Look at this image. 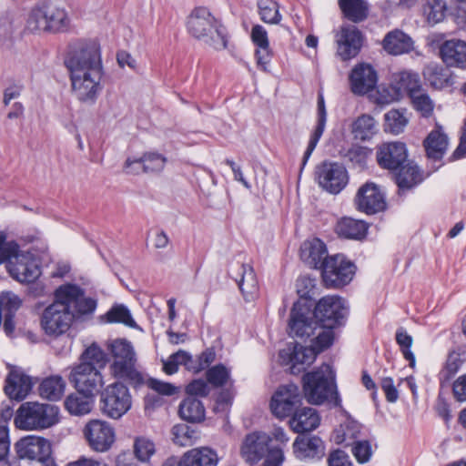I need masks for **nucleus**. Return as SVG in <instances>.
<instances>
[{"instance_id":"obj_44","label":"nucleus","mask_w":466,"mask_h":466,"mask_svg":"<svg viewBox=\"0 0 466 466\" xmlns=\"http://www.w3.org/2000/svg\"><path fill=\"white\" fill-rule=\"evenodd\" d=\"M447 11L445 0H426L422 5V14L427 23L434 25L444 20Z\"/></svg>"},{"instance_id":"obj_29","label":"nucleus","mask_w":466,"mask_h":466,"mask_svg":"<svg viewBox=\"0 0 466 466\" xmlns=\"http://www.w3.org/2000/svg\"><path fill=\"white\" fill-rule=\"evenodd\" d=\"M426 156L430 159L440 160L449 146V138L439 125L431 130L423 141Z\"/></svg>"},{"instance_id":"obj_53","label":"nucleus","mask_w":466,"mask_h":466,"mask_svg":"<svg viewBox=\"0 0 466 466\" xmlns=\"http://www.w3.org/2000/svg\"><path fill=\"white\" fill-rule=\"evenodd\" d=\"M142 162L144 163V172H160L165 167L167 158L158 153L149 152L142 156Z\"/></svg>"},{"instance_id":"obj_35","label":"nucleus","mask_w":466,"mask_h":466,"mask_svg":"<svg viewBox=\"0 0 466 466\" xmlns=\"http://www.w3.org/2000/svg\"><path fill=\"white\" fill-rule=\"evenodd\" d=\"M327 122V112L325 107L324 96L322 94H319L318 96V119L315 129L313 130L308 147L304 153L302 165L305 166L310 155L314 151L316 146L318 145L326 127Z\"/></svg>"},{"instance_id":"obj_64","label":"nucleus","mask_w":466,"mask_h":466,"mask_svg":"<svg viewBox=\"0 0 466 466\" xmlns=\"http://www.w3.org/2000/svg\"><path fill=\"white\" fill-rule=\"evenodd\" d=\"M328 462L329 466H353L349 455L340 450L331 452Z\"/></svg>"},{"instance_id":"obj_28","label":"nucleus","mask_w":466,"mask_h":466,"mask_svg":"<svg viewBox=\"0 0 466 466\" xmlns=\"http://www.w3.org/2000/svg\"><path fill=\"white\" fill-rule=\"evenodd\" d=\"M294 452L300 459H320L324 455L325 446L317 436L297 437L293 443Z\"/></svg>"},{"instance_id":"obj_2","label":"nucleus","mask_w":466,"mask_h":466,"mask_svg":"<svg viewBox=\"0 0 466 466\" xmlns=\"http://www.w3.org/2000/svg\"><path fill=\"white\" fill-rule=\"evenodd\" d=\"M105 365L104 351L93 344L81 354L79 363L72 367L68 380L77 391L96 395L104 384L99 369Z\"/></svg>"},{"instance_id":"obj_17","label":"nucleus","mask_w":466,"mask_h":466,"mask_svg":"<svg viewBox=\"0 0 466 466\" xmlns=\"http://www.w3.org/2000/svg\"><path fill=\"white\" fill-rule=\"evenodd\" d=\"M16 455L21 460L45 462L52 453L50 441L40 436L28 435L21 438L15 444Z\"/></svg>"},{"instance_id":"obj_38","label":"nucleus","mask_w":466,"mask_h":466,"mask_svg":"<svg viewBox=\"0 0 466 466\" xmlns=\"http://www.w3.org/2000/svg\"><path fill=\"white\" fill-rule=\"evenodd\" d=\"M426 82L435 89H442L451 85V72L437 64H429L423 70Z\"/></svg>"},{"instance_id":"obj_30","label":"nucleus","mask_w":466,"mask_h":466,"mask_svg":"<svg viewBox=\"0 0 466 466\" xmlns=\"http://www.w3.org/2000/svg\"><path fill=\"white\" fill-rule=\"evenodd\" d=\"M327 256V248L319 238L305 241L300 248V258L310 268L322 269V263Z\"/></svg>"},{"instance_id":"obj_6","label":"nucleus","mask_w":466,"mask_h":466,"mask_svg":"<svg viewBox=\"0 0 466 466\" xmlns=\"http://www.w3.org/2000/svg\"><path fill=\"white\" fill-rule=\"evenodd\" d=\"M109 350L113 358L110 365L112 375L134 386L142 384L144 379L137 369V357L132 344L126 339H116L110 344Z\"/></svg>"},{"instance_id":"obj_41","label":"nucleus","mask_w":466,"mask_h":466,"mask_svg":"<svg viewBox=\"0 0 466 466\" xmlns=\"http://www.w3.org/2000/svg\"><path fill=\"white\" fill-rule=\"evenodd\" d=\"M377 131V122L370 115L363 114L352 123L351 132L356 139L370 140Z\"/></svg>"},{"instance_id":"obj_55","label":"nucleus","mask_w":466,"mask_h":466,"mask_svg":"<svg viewBox=\"0 0 466 466\" xmlns=\"http://www.w3.org/2000/svg\"><path fill=\"white\" fill-rule=\"evenodd\" d=\"M229 378V370L222 364L216 365L207 371V379L215 387L223 386Z\"/></svg>"},{"instance_id":"obj_48","label":"nucleus","mask_w":466,"mask_h":466,"mask_svg":"<svg viewBox=\"0 0 466 466\" xmlns=\"http://www.w3.org/2000/svg\"><path fill=\"white\" fill-rule=\"evenodd\" d=\"M339 7L345 16L353 22H360L367 16V4L364 0H339Z\"/></svg>"},{"instance_id":"obj_56","label":"nucleus","mask_w":466,"mask_h":466,"mask_svg":"<svg viewBox=\"0 0 466 466\" xmlns=\"http://www.w3.org/2000/svg\"><path fill=\"white\" fill-rule=\"evenodd\" d=\"M17 248L15 240H9L5 231H0V265L6 263L10 255L14 254Z\"/></svg>"},{"instance_id":"obj_14","label":"nucleus","mask_w":466,"mask_h":466,"mask_svg":"<svg viewBox=\"0 0 466 466\" xmlns=\"http://www.w3.org/2000/svg\"><path fill=\"white\" fill-rule=\"evenodd\" d=\"M5 268L14 279L21 283L34 282L41 274L33 256L22 250L18 243L16 251L6 261Z\"/></svg>"},{"instance_id":"obj_59","label":"nucleus","mask_w":466,"mask_h":466,"mask_svg":"<svg viewBox=\"0 0 466 466\" xmlns=\"http://www.w3.org/2000/svg\"><path fill=\"white\" fill-rule=\"evenodd\" d=\"M462 364L459 354L451 353L448 356L444 369L441 375L445 380H450L455 373H457Z\"/></svg>"},{"instance_id":"obj_1","label":"nucleus","mask_w":466,"mask_h":466,"mask_svg":"<svg viewBox=\"0 0 466 466\" xmlns=\"http://www.w3.org/2000/svg\"><path fill=\"white\" fill-rule=\"evenodd\" d=\"M74 95L82 102L94 103L102 89L103 66L100 45L82 40L71 46L66 61Z\"/></svg>"},{"instance_id":"obj_10","label":"nucleus","mask_w":466,"mask_h":466,"mask_svg":"<svg viewBox=\"0 0 466 466\" xmlns=\"http://www.w3.org/2000/svg\"><path fill=\"white\" fill-rule=\"evenodd\" d=\"M55 299V301L44 309L40 325L46 335L58 337L69 329L73 314L67 310V306L63 300L56 297Z\"/></svg>"},{"instance_id":"obj_40","label":"nucleus","mask_w":466,"mask_h":466,"mask_svg":"<svg viewBox=\"0 0 466 466\" xmlns=\"http://www.w3.org/2000/svg\"><path fill=\"white\" fill-rule=\"evenodd\" d=\"M66 382L61 376L46 378L39 386V394L48 400H58L65 392Z\"/></svg>"},{"instance_id":"obj_42","label":"nucleus","mask_w":466,"mask_h":466,"mask_svg":"<svg viewBox=\"0 0 466 466\" xmlns=\"http://www.w3.org/2000/svg\"><path fill=\"white\" fill-rule=\"evenodd\" d=\"M157 451L156 444L147 436H137L133 441V455L141 462L148 464Z\"/></svg>"},{"instance_id":"obj_20","label":"nucleus","mask_w":466,"mask_h":466,"mask_svg":"<svg viewBox=\"0 0 466 466\" xmlns=\"http://www.w3.org/2000/svg\"><path fill=\"white\" fill-rule=\"evenodd\" d=\"M270 435L263 431H253L246 435L240 448V454L248 463L258 462L264 456L268 454Z\"/></svg>"},{"instance_id":"obj_32","label":"nucleus","mask_w":466,"mask_h":466,"mask_svg":"<svg viewBox=\"0 0 466 466\" xmlns=\"http://www.w3.org/2000/svg\"><path fill=\"white\" fill-rule=\"evenodd\" d=\"M320 417L317 410L310 407L297 410L290 419V427L295 432L310 431L319 427Z\"/></svg>"},{"instance_id":"obj_3","label":"nucleus","mask_w":466,"mask_h":466,"mask_svg":"<svg viewBox=\"0 0 466 466\" xmlns=\"http://www.w3.org/2000/svg\"><path fill=\"white\" fill-rule=\"evenodd\" d=\"M311 313L308 308L299 302L294 303L289 322V335L298 338H309L315 334L316 329H319L320 331L316 337L313 346L316 355L329 346L332 345L334 340V328L323 326L319 322L314 321L310 317Z\"/></svg>"},{"instance_id":"obj_16","label":"nucleus","mask_w":466,"mask_h":466,"mask_svg":"<svg viewBox=\"0 0 466 466\" xmlns=\"http://www.w3.org/2000/svg\"><path fill=\"white\" fill-rule=\"evenodd\" d=\"M89 447L97 452L108 451L115 442L114 428L106 420H91L83 430Z\"/></svg>"},{"instance_id":"obj_54","label":"nucleus","mask_w":466,"mask_h":466,"mask_svg":"<svg viewBox=\"0 0 466 466\" xmlns=\"http://www.w3.org/2000/svg\"><path fill=\"white\" fill-rule=\"evenodd\" d=\"M410 98L411 99L414 107L423 116H427L432 112L433 102L423 89L414 93Z\"/></svg>"},{"instance_id":"obj_9","label":"nucleus","mask_w":466,"mask_h":466,"mask_svg":"<svg viewBox=\"0 0 466 466\" xmlns=\"http://www.w3.org/2000/svg\"><path fill=\"white\" fill-rule=\"evenodd\" d=\"M99 404L105 416L118 420L131 409L132 397L127 386L114 382L101 391Z\"/></svg>"},{"instance_id":"obj_22","label":"nucleus","mask_w":466,"mask_h":466,"mask_svg":"<svg viewBox=\"0 0 466 466\" xmlns=\"http://www.w3.org/2000/svg\"><path fill=\"white\" fill-rule=\"evenodd\" d=\"M317 174L319 186L332 194L339 193L348 184L347 170L338 163H323Z\"/></svg>"},{"instance_id":"obj_11","label":"nucleus","mask_w":466,"mask_h":466,"mask_svg":"<svg viewBox=\"0 0 466 466\" xmlns=\"http://www.w3.org/2000/svg\"><path fill=\"white\" fill-rule=\"evenodd\" d=\"M321 274L327 287L339 288L351 281L355 266L343 255L337 254L325 258Z\"/></svg>"},{"instance_id":"obj_5","label":"nucleus","mask_w":466,"mask_h":466,"mask_svg":"<svg viewBox=\"0 0 466 466\" xmlns=\"http://www.w3.org/2000/svg\"><path fill=\"white\" fill-rule=\"evenodd\" d=\"M59 421V409L52 404L25 402L17 410L15 425L24 431H40Z\"/></svg>"},{"instance_id":"obj_33","label":"nucleus","mask_w":466,"mask_h":466,"mask_svg":"<svg viewBox=\"0 0 466 466\" xmlns=\"http://www.w3.org/2000/svg\"><path fill=\"white\" fill-rule=\"evenodd\" d=\"M32 389V382L28 376L16 370H12L5 386V391L11 399L24 400Z\"/></svg>"},{"instance_id":"obj_47","label":"nucleus","mask_w":466,"mask_h":466,"mask_svg":"<svg viewBox=\"0 0 466 466\" xmlns=\"http://www.w3.org/2000/svg\"><path fill=\"white\" fill-rule=\"evenodd\" d=\"M360 433V425L356 421H347L341 424L334 433V441L338 444H344L345 446H350L354 441H358L357 439Z\"/></svg>"},{"instance_id":"obj_25","label":"nucleus","mask_w":466,"mask_h":466,"mask_svg":"<svg viewBox=\"0 0 466 466\" xmlns=\"http://www.w3.org/2000/svg\"><path fill=\"white\" fill-rule=\"evenodd\" d=\"M350 81L354 94L365 95L376 86L377 73L370 65L360 63L352 69Z\"/></svg>"},{"instance_id":"obj_21","label":"nucleus","mask_w":466,"mask_h":466,"mask_svg":"<svg viewBox=\"0 0 466 466\" xmlns=\"http://www.w3.org/2000/svg\"><path fill=\"white\" fill-rule=\"evenodd\" d=\"M229 274L237 282L246 301L253 300L258 293V281L253 268L249 264L232 263Z\"/></svg>"},{"instance_id":"obj_8","label":"nucleus","mask_w":466,"mask_h":466,"mask_svg":"<svg viewBox=\"0 0 466 466\" xmlns=\"http://www.w3.org/2000/svg\"><path fill=\"white\" fill-rule=\"evenodd\" d=\"M305 396L312 404H321L336 393L334 373L329 364L303 376Z\"/></svg>"},{"instance_id":"obj_18","label":"nucleus","mask_w":466,"mask_h":466,"mask_svg":"<svg viewBox=\"0 0 466 466\" xmlns=\"http://www.w3.org/2000/svg\"><path fill=\"white\" fill-rule=\"evenodd\" d=\"M279 357L282 365L290 366L291 373L299 374L312 364L317 356L314 349L294 343L281 350Z\"/></svg>"},{"instance_id":"obj_23","label":"nucleus","mask_w":466,"mask_h":466,"mask_svg":"<svg viewBox=\"0 0 466 466\" xmlns=\"http://www.w3.org/2000/svg\"><path fill=\"white\" fill-rule=\"evenodd\" d=\"M406 145L401 142H387L377 147L376 159L380 167L397 171L407 162Z\"/></svg>"},{"instance_id":"obj_37","label":"nucleus","mask_w":466,"mask_h":466,"mask_svg":"<svg viewBox=\"0 0 466 466\" xmlns=\"http://www.w3.org/2000/svg\"><path fill=\"white\" fill-rule=\"evenodd\" d=\"M95 395L84 394L76 390L68 395L65 400L66 410L75 416H84L91 412Z\"/></svg>"},{"instance_id":"obj_52","label":"nucleus","mask_w":466,"mask_h":466,"mask_svg":"<svg viewBox=\"0 0 466 466\" xmlns=\"http://www.w3.org/2000/svg\"><path fill=\"white\" fill-rule=\"evenodd\" d=\"M396 341L400 347V350L404 358L410 361V366L413 368L415 366V357L410 350V347L413 342L412 337L409 335L403 329H400L396 332Z\"/></svg>"},{"instance_id":"obj_49","label":"nucleus","mask_w":466,"mask_h":466,"mask_svg":"<svg viewBox=\"0 0 466 466\" xmlns=\"http://www.w3.org/2000/svg\"><path fill=\"white\" fill-rule=\"evenodd\" d=\"M215 351L212 349H207L196 358L188 353L185 368L193 373L200 372L215 360Z\"/></svg>"},{"instance_id":"obj_7","label":"nucleus","mask_w":466,"mask_h":466,"mask_svg":"<svg viewBox=\"0 0 466 466\" xmlns=\"http://www.w3.org/2000/svg\"><path fill=\"white\" fill-rule=\"evenodd\" d=\"M26 26L33 33H62L70 29L71 18L64 7L46 5L31 11Z\"/></svg>"},{"instance_id":"obj_19","label":"nucleus","mask_w":466,"mask_h":466,"mask_svg":"<svg viewBox=\"0 0 466 466\" xmlns=\"http://www.w3.org/2000/svg\"><path fill=\"white\" fill-rule=\"evenodd\" d=\"M354 202L356 208L366 214H375L386 208L384 193L373 182H367L359 188Z\"/></svg>"},{"instance_id":"obj_31","label":"nucleus","mask_w":466,"mask_h":466,"mask_svg":"<svg viewBox=\"0 0 466 466\" xmlns=\"http://www.w3.org/2000/svg\"><path fill=\"white\" fill-rule=\"evenodd\" d=\"M382 46L384 50L390 55L400 56L407 54L413 49V41L403 31L396 29L385 35Z\"/></svg>"},{"instance_id":"obj_57","label":"nucleus","mask_w":466,"mask_h":466,"mask_svg":"<svg viewBox=\"0 0 466 466\" xmlns=\"http://www.w3.org/2000/svg\"><path fill=\"white\" fill-rule=\"evenodd\" d=\"M351 451L360 463L367 462L371 456V445L368 441H354L350 445Z\"/></svg>"},{"instance_id":"obj_51","label":"nucleus","mask_w":466,"mask_h":466,"mask_svg":"<svg viewBox=\"0 0 466 466\" xmlns=\"http://www.w3.org/2000/svg\"><path fill=\"white\" fill-rule=\"evenodd\" d=\"M258 8L260 18L268 24H279L281 15L279 12V6L273 0H258Z\"/></svg>"},{"instance_id":"obj_12","label":"nucleus","mask_w":466,"mask_h":466,"mask_svg":"<svg viewBox=\"0 0 466 466\" xmlns=\"http://www.w3.org/2000/svg\"><path fill=\"white\" fill-rule=\"evenodd\" d=\"M55 297L66 304L67 310L73 314V319L91 315L96 309V300L85 296V291L75 284H65L56 289Z\"/></svg>"},{"instance_id":"obj_34","label":"nucleus","mask_w":466,"mask_h":466,"mask_svg":"<svg viewBox=\"0 0 466 466\" xmlns=\"http://www.w3.org/2000/svg\"><path fill=\"white\" fill-rule=\"evenodd\" d=\"M218 456L217 452L208 448H194L182 456L183 466H217Z\"/></svg>"},{"instance_id":"obj_58","label":"nucleus","mask_w":466,"mask_h":466,"mask_svg":"<svg viewBox=\"0 0 466 466\" xmlns=\"http://www.w3.org/2000/svg\"><path fill=\"white\" fill-rule=\"evenodd\" d=\"M147 385L151 390L164 396L175 395L179 390L178 387L157 379H150L147 381Z\"/></svg>"},{"instance_id":"obj_4","label":"nucleus","mask_w":466,"mask_h":466,"mask_svg":"<svg viewBox=\"0 0 466 466\" xmlns=\"http://www.w3.org/2000/svg\"><path fill=\"white\" fill-rule=\"evenodd\" d=\"M188 33L215 50L227 47V32L223 25L206 7L195 8L187 21Z\"/></svg>"},{"instance_id":"obj_24","label":"nucleus","mask_w":466,"mask_h":466,"mask_svg":"<svg viewBox=\"0 0 466 466\" xmlns=\"http://www.w3.org/2000/svg\"><path fill=\"white\" fill-rule=\"evenodd\" d=\"M337 55L344 61L355 57L360 51L362 36L353 25L341 26L336 34Z\"/></svg>"},{"instance_id":"obj_46","label":"nucleus","mask_w":466,"mask_h":466,"mask_svg":"<svg viewBox=\"0 0 466 466\" xmlns=\"http://www.w3.org/2000/svg\"><path fill=\"white\" fill-rule=\"evenodd\" d=\"M172 440L181 447L193 445L199 438V433L196 429L187 424H177L172 428Z\"/></svg>"},{"instance_id":"obj_61","label":"nucleus","mask_w":466,"mask_h":466,"mask_svg":"<svg viewBox=\"0 0 466 466\" xmlns=\"http://www.w3.org/2000/svg\"><path fill=\"white\" fill-rule=\"evenodd\" d=\"M188 397H206L209 393V387L203 380H194L186 388Z\"/></svg>"},{"instance_id":"obj_27","label":"nucleus","mask_w":466,"mask_h":466,"mask_svg":"<svg viewBox=\"0 0 466 466\" xmlns=\"http://www.w3.org/2000/svg\"><path fill=\"white\" fill-rule=\"evenodd\" d=\"M390 89L393 91L390 100H399L405 95L410 97L421 88L420 77L412 72H400L394 76Z\"/></svg>"},{"instance_id":"obj_36","label":"nucleus","mask_w":466,"mask_h":466,"mask_svg":"<svg viewBox=\"0 0 466 466\" xmlns=\"http://www.w3.org/2000/svg\"><path fill=\"white\" fill-rule=\"evenodd\" d=\"M335 230L344 238L361 240L367 235L368 225L363 220L343 218L338 221Z\"/></svg>"},{"instance_id":"obj_43","label":"nucleus","mask_w":466,"mask_h":466,"mask_svg":"<svg viewBox=\"0 0 466 466\" xmlns=\"http://www.w3.org/2000/svg\"><path fill=\"white\" fill-rule=\"evenodd\" d=\"M180 416L187 421H201L205 417V408L197 398L187 397L179 405Z\"/></svg>"},{"instance_id":"obj_26","label":"nucleus","mask_w":466,"mask_h":466,"mask_svg":"<svg viewBox=\"0 0 466 466\" xmlns=\"http://www.w3.org/2000/svg\"><path fill=\"white\" fill-rule=\"evenodd\" d=\"M442 61L448 66L466 69V42L451 39L445 41L440 48Z\"/></svg>"},{"instance_id":"obj_45","label":"nucleus","mask_w":466,"mask_h":466,"mask_svg":"<svg viewBox=\"0 0 466 466\" xmlns=\"http://www.w3.org/2000/svg\"><path fill=\"white\" fill-rule=\"evenodd\" d=\"M384 130L393 135L402 133L409 123L405 110L391 109L384 115Z\"/></svg>"},{"instance_id":"obj_50","label":"nucleus","mask_w":466,"mask_h":466,"mask_svg":"<svg viewBox=\"0 0 466 466\" xmlns=\"http://www.w3.org/2000/svg\"><path fill=\"white\" fill-rule=\"evenodd\" d=\"M106 319L109 323H122L130 328H135L137 326L129 309L122 304L114 305L106 312Z\"/></svg>"},{"instance_id":"obj_60","label":"nucleus","mask_w":466,"mask_h":466,"mask_svg":"<svg viewBox=\"0 0 466 466\" xmlns=\"http://www.w3.org/2000/svg\"><path fill=\"white\" fill-rule=\"evenodd\" d=\"M371 151L367 147L353 146L347 152V157L352 163L364 165Z\"/></svg>"},{"instance_id":"obj_62","label":"nucleus","mask_w":466,"mask_h":466,"mask_svg":"<svg viewBox=\"0 0 466 466\" xmlns=\"http://www.w3.org/2000/svg\"><path fill=\"white\" fill-rule=\"evenodd\" d=\"M250 36L257 48L269 46L268 32L262 25H254L251 29Z\"/></svg>"},{"instance_id":"obj_39","label":"nucleus","mask_w":466,"mask_h":466,"mask_svg":"<svg viewBox=\"0 0 466 466\" xmlns=\"http://www.w3.org/2000/svg\"><path fill=\"white\" fill-rule=\"evenodd\" d=\"M395 180L401 190L410 189L421 181V175L417 166L408 162L397 169Z\"/></svg>"},{"instance_id":"obj_63","label":"nucleus","mask_w":466,"mask_h":466,"mask_svg":"<svg viewBox=\"0 0 466 466\" xmlns=\"http://www.w3.org/2000/svg\"><path fill=\"white\" fill-rule=\"evenodd\" d=\"M452 394L459 402L466 401V373L459 376L452 383Z\"/></svg>"},{"instance_id":"obj_15","label":"nucleus","mask_w":466,"mask_h":466,"mask_svg":"<svg viewBox=\"0 0 466 466\" xmlns=\"http://www.w3.org/2000/svg\"><path fill=\"white\" fill-rule=\"evenodd\" d=\"M301 400L299 388L296 384L282 385L271 398L270 410L277 418L284 419L295 411Z\"/></svg>"},{"instance_id":"obj_13","label":"nucleus","mask_w":466,"mask_h":466,"mask_svg":"<svg viewBox=\"0 0 466 466\" xmlns=\"http://www.w3.org/2000/svg\"><path fill=\"white\" fill-rule=\"evenodd\" d=\"M315 321L329 328L340 326L348 315V306L339 296H325L317 303L314 309Z\"/></svg>"}]
</instances>
